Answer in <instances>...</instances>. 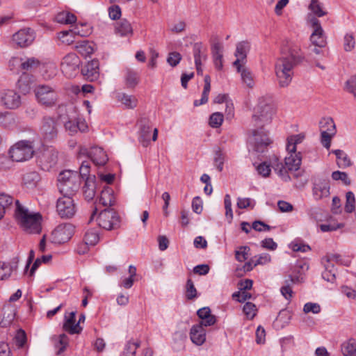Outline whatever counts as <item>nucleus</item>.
Here are the masks:
<instances>
[{
    "label": "nucleus",
    "instance_id": "obj_34",
    "mask_svg": "<svg viewBox=\"0 0 356 356\" xmlns=\"http://www.w3.org/2000/svg\"><path fill=\"white\" fill-rule=\"evenodd\" d=\"M236 67L237 71L241 73L243 82L249 88H252L254 82L252 72L246 67H244L242 65H238V67Z\"/></svg>",
    "mask_w": 356,
    "mask_h": 356
},
{
    "label": "nucleus",
    "instance_id": "obj_27",
    "mask_svg": "<svg viewBox=\"0 0 356 356\" xmlns=\"http://www.w3.org/2000/svg\"><path fill=\"white\" fill-rule=\"evenodd\" d=\"M83 193L86 200H93L96 194L95 177H88L83 187Z\"/></svg>",
    "mask_w": 356,
    "mask_h": 356
},
{
    "label": "nucleus",
    "instance_id": "obj_18",
    "mask_svg": "<svg viewBox=\"0 0 356 356\" xmlns=\"http://www.w3.org/2000/svg\"><path fill=\"white\" fill-rule=\"evenodd\" d=\"M99 66L98 60H92L81 69V73L88 80L93 81L99 78Z\"/></svg>",
    "mask_w": 356,
    "mask_h": 356
},
{
    "label": "nucleus",
    "instance_id": "obj_44",
    "mask_svg": "<svg viewBox=\"0 0 356 356\" xmlns=\"http://www.w3.org/2000/svg\"><path fill=\"white\" fill-rule=\"evenodd\" d=\"M185 296L186 299L189 300L195 299L197 296V290L191 279H188L186 282Z\"/></svg>",
    "mask_w": 356,
    "mask_h": 356
},
{
    "label": "nucleus",
    "instance_id": "obj_20",
    "mask_svg": "<svg viewBox=\"0 0 356 356\" xmlns=\"http://www.w3.org/2000/svg\"><path fill=\"white\" fill-rule=\"evenodd\" d=\"M313 196L316 200H321L330 195V184L326 180H318L314 184Z\"/></svg>",
    "mask_w": 356,
    "mask_h": 356
},
{
    "label": "nucleus",
    "instance_id": "obj_9",
    "mask_svg": "<svg viewBox=\"0 0 356 356\" xmlns=\"http://www.w3.org/2000/svg\"><path fill=\"white\" fill-rule=\"evenodd\" d=\"M97 221L98 225L106 230L119 227L120 217L117 212L112 209H106L100 212Z\"/></svg>",
    "mask_w": 356,
    "mask_h": 356
},
{
    "label": "nucleus",
    "instance_id": "obj_64",
    "mask_svg": "<svg viewBox=\"0 0 356 356\" xmlns=\"http://www.w3.org/2000/svg\"><path fill=\"white\" fill-rule=\"evenodd\" d=\"M108 15L111 19L115 20L119 19L121 15V10L118 6H113L108 10Z\"/></svg>",
    "mask_w": 356,
    "mask_h": 356
},
{
    "label": "nucleus",
    "instance_id": "obj_37",
    "mask_svg": "<svg viewBox=\"0 0 356 356\" xmlns=\"http://www.w3.org/2000/svg\"><path fill=\"white\" fill-rule=\"evenodd\" d=\"M204 90H203V92L202 94V98L200 102H198L197 100H195L194 102V105L195 106L204 104L208 102V96H209V93L211 90L210 76L209 75H206L204 76Z\"/></svg>",
    "mask_w": 356,
    "mask_h": 356
},
{
    "label": "nucleus",
    "instance_id": "obj_45",
    "mask_svg": "<svg viewBox=\"0 0 356 356\" xmlns=\"http://www.w3.org/2000/svg\"><path fill=\"white\" fill-rule=\"evenodd\" d=\"M309 8L318 17L326 15V12L323 10L321 3L318 0H312Z\"/></svg>",
    "mask_w": 356,
    "mask_h": 356
},
{
    "label": "nucleus",
    "instance_id": "obj_10",
    "mask_svg": "<svg viewBox=\"0 0 356 356\" xmlns=\"http://www.w3.org/2000/svg\"><path fill=\"white\" fill-rule=\"evenodd\" d=\"M56 211L61 218H71L76 212V207L72 196L63 195L58 199L56 202Z\"/></svg>",
    "mask_w": 356,
    "mask_h": 356
},
{
    "label": "nucleus",
    "instance_id": "obj_49",
    "mask_svg": "<svg viewBox=\"0 0 356 356\" xmlns=\"http://www.w3.org/2000/svg\"><path fill=\"white\" fill-rule=\"evenodd\" d=\"M243 311L248 318L252 319L256 315L257 307L252 302H247L243 306Z\"/></svg>",
    "mask_w": 356,
    "mask_h": 356
},
{
    "label": "nucleus",
    "instance_id": "obj_36",
    "mask_svg": "<svg viewBox=\"0 0 356 356\" xmlns=\"http://www.w3.org/2000/svg\"><path fill=\"white\" fill-rule=\"evenodd\" d=\"M69 338L65 334H62L54 339V346L56 350V354L60 355L64 352L68 346Z\"/></svg>",
    "mask_w": 356,
    "mask_h": 356
},
{
    "label": "nucleus",
    "instance_id": "obj_2",
    "mask_svg": "<svg viewBox=\"0 0 356 356\" xmlns=\"http://www.w3.org/2000/svg\"><path fill=\"white\" fill-rule=\"evenodd\" d=\"M289 156L284 159V164L280 161L279 158L273 155L270 157L272 168L278 175L279 177L284 181L291 180L289 172H294L293 176L296 178L301 176L302 172L298 171L302 162V156L300 152L295 153L288 152Z\"/></svg>",
    "mask_w": 356,
    "mask_h": 356
},
{
    "label": "nucleus",
    "instance_id": "obj_19",
    "mask_svg": "<svg viewBox=\"0 0 356 356\" xmlns=\"http://www.w3.org/2000/svg\"><path fill=\"white\" fill-rule=\"evenodd\" d=\"M3 104L9 109L18 108L21 104L20 96L13 90H8L1 96Z\"/></svg>",
    "mask_w": 356,
    "mask_h": 356
},
{
    "label": "nucleus",
    "instance_id": "obj_21",
    "mask_svg": "<svg viewBox=\"0 0 356 356\" xmlns=\"http://www.w3.org/2000/svg\"><path fill=\"white\" fill-rule=\"evenodd\" d=\"M190 339L196 346L202 345L206 341V330L201 325H193L190 330Z\"/></svg>",
    "mask_w": 356,
    "mask_h": 356
},
{
    "label": "nucleus",
    "instance_id": "obj_17",
    "mask_svg": "<svg viewBox=\"0 0 356 356\" xmlns=\"http://www.w3.org/2000/svg\"><path fill=\"white\" fill-rule=\"evenodd\" d=\"M138 140L143 147H147L150 143L151 122L147 118H141L138 121Z\"/></svg>",
    "mask_w": 356,
    "mask_h": 356
},
{
    "label": "nucleus",
    "instance_id": "obj_15",
    "mask_svg": "<svg viewBox=\"0 0 356 356\" xmlns=\"http://www.w3.org/2000/svg\"><path fill=\"white\" fill-rule=\"evenodd\" d=\"M309 22L314 29V31L310 37L311 42L316 47H325L326 44V39L319 20L315 17H312L309 19Z\"/></svg>",
    "mask_w": 356,
    "mask_h": 356
},
{
    "label": "nucleus",
    "instance_id": "obj_29",
    "mask_svg": "<svg viewBox=\"0 0 356 356\" xmlns=\"http://www.w3.org/2000/svg\"><path fill=\"white\" fill-rule=\"evenodd\" d=\"M117 99L120 102L127 108L133 109L137 106L138 100L133 95H129L124 92L117 95Z\"/></svg>",
    "mask_w": 356,
    "mask_h": 356
},
{
    "label": "nucleus",
    "instance_id": "obj_54",
    "mask_svg": "<svg viewBox=\"0 0 356 356\" xmlns=\"http://www.w3.org/2000/svg\"><path fill=\"white\" fill-rule=\"evenodd\" d=\"M12 273V267L0 261V280H3L8 278Z\"/></svg>",
    "mask_w": 356,
    "mask_h": 356
},
{
    "label": "nucleus",
    "instance_id": "obj_24",
    "mask_svg": "<svg viewBox=\"0 0 356 356\" xmlns=\"http://www.w3.org/2000/svg\"><path fill=\"white\" fill-rule=\"evenodd\" d=\"M75 312H70L68 317L65 316V321L63 324V329L71 334H79L83 329L79 325V323H75Z\"/></svg>",
    "mask_w": 356,
    "mask_h": 356
},
{
    "label": "nucleus",
    "instance_id": "obj_55",
    "mask_svg": "<svg viewBox=\"0 0 356 356\" xmlns=\"http://www.w3.org/2000/svg\"><path fill=\"white\" fill-rule=\"evenodd\" d=\"M181 60V54L177 51H173V52H170L168 54V56L167 58V62L170 66L175 67L179 63Z\"/></svg>",
    "mask_w": 356,
    "mask_h": 356
},
{
    "label": "nucleus",
    "instance_id": "obj_26",
    "mask_svg": "<svg viewBox=\"0 0 356 356\" xmlns=\"http://www.w3.org/2000/svg\"><path fill=\"white\" fill-rule=\"evenodd\" d=\"M75 35L86 37L88 35V33H81L78 30V28L75 27L72 30L61 31L59 33V39L63 43L70 45L74 42Z\"/></svg>",
    "mask_w": 356,
    "mask_h": 356
},
{
    "label": "nucleus",
    "instance_id": "obj_31",
    "mask_svg": "<svg viewBox=\"0 0 356 356\" xmlns=\"http://www.w3.org/2000/svg\"><path fill=\"white\" fill-rule=\"evenodd\" d=\"M132 27L129 22L123 19L116 23L115 32L120 36H128L132 34Z\"/></svg>",
    "mask_w": 356,
    "mask_h": 356
},
{
    "label": "nucleus",
    "instance_id": "obj_22",
    "mask_svg": "<svg viewBox=\"0 0 356 356\" xmlns=\"http://www.w3.org/2000/svg\"><path fill=\"white\" fill-rule=\"evenodd\" d=\"M88 156L96 165H104L108 161L106 152L99 147H92L89 152Z\"/></svg>",
    "mask_w": 356,
    "mask_h": 356
},
{
    "label": "nucleus",
    "instance_id": "obj_7",
    "mask_svg": "<svg viewBox=\"0 0 356 356\" xmlns=\"http://www.w3.org/2000/svg\"><path fill=\"white\" fill-rule=\"evenodd\" d=\"M275 113L273 106L270 103V99L266 97H261L258 99V104L254 109L252 119L257 122H268Z\"/></svg>",
    "mask_w": 356,
    "mask_h": 356
},
{
    "label": "nucleus",
    "instance_id": "obj_60",
    "mask_svg": "<svg viewBox=\"0 0 356 356\" xmlns=\"http://www.w3.org/2000/svg\"><path fill=\"white\" fill-rule=\"evenodd\" d=\"M303 311L305 313L318 314L321 312V307L318 303L307 302L304 305Z\"/></svg>",
    "mask_w": 356,
    "mask_h": 356
},
{
    "label": "nucleus",
    "instance_id": "obj_25",
    "mask_svg": "<svg viewBox=\"0 0 356 356\" xmlns=\"http://www.w3.org/2000/svg\"><path fill=\"white\" fill-rule=\"evenodd\" d=\"M124 80L127 88H134L140 81V76L138 72L127 67L124 71Z\"/></svg>",
    "mask_w": 356,
    "mask_h": 356
},
{
    "label": "nucleus",
    "instance_id": "obj_5",
    "mask_svg": "<svg viewBox=\"0 0 356 356\" xmlns=\"http://www.w3.org/2000/svg\"><path fill=\"white\" fill-rule=\"evenodd\" d=\"M13 161L22 162L31 159L34 154L33 143L31 140H21L16 143L9 150Z\"/></svg>",
    "mask_w": 356,
    "mask_h": 356
},
{
    "label": "nucleus",
    "instance_id": "obj_28",
    "mask_svg": "<svg viewBox=\"0 0 356 356\" xmlns=\"http://www.w3.org/2000/svg\"><path fill=\"white\" fill-rule=\"evenodd\" d=\"M223 47L220 42H214L211 47L212 56L214 65L218 70L222 69Z\"/></svg>",
    "mask_w": 356,
    "mask_h": 356
},
{
    "label": "nucleus",
    "instance_id": "obj_4",
    "mask_svg": "<svg viewBox=\"0 0 356 356\" xmlns=\"http://www.w3.org/2000/svg\"><path fill=\"white\" fill-rule=\"evenodd\" d=\"M81 181L76 172L64 170L58 175V188L63 195L73 196L79 190Z\"/></svg>",
    "mask_w": 356,
    "mask_h": 356
},
{
    "label": "nucleus",
    "instance_id": "obj_46",
    "mask_svg": "<svg viewBox=\"0 0 356 356\" xmlns=\"http://www.w3.org/2000/svg\"><path fill=\"white\" fill-rule=\"evenodd\" d=\"M355 47V40L353 33H348L343 38V49L346 51H351Z\"/></svg>",
    "mask_w": 356,
    "mask_h": 356
},
{
    "label": "nucleus",
    "instance_id": "obj_16",
    "mask_svg": "<svg viewBox=\"0 0 356 356\" xmlns=\"http://www.w3.org/2000/svg\"><path fill=\"white\" fill-rule=\"evenodd\" d=\"M34 40L33 32L31 29H23L13 35V43L19 47H26Z\"/></svg>",
    "mask_w": 356,
    "mask_h": 356
},
{
    "label": "nucleus",
    "instance_id": "obj_6",
    "mask_svg": "<svg viewBox=\"0 0 356 356\" xmlns=\"http://www.w3.org/2000/svg\"><path fill=\"white\" fill-rule=\"evenodd\" d=\"M34 92L37 102L46 107H51L56 104L58 95L56 89L49 85H38Z\"/></svg>",
    "mask_w": 356,
    "mask_h": 356
},
{
    "label": "nucleus",
    "instance_id": "obj_43",
    "mask_svg": "<svg viewBox=\"0 0 356 356\" xmlns=\"http://www.w3.org/2000/svg\"><path fill=\"white\" fill-rule=\"evenodd\" d=\"M346 204L344 207L345 211L352 213L355 209V197L354 193L348 191L346 194Z\"/></svg>",
    "mask_w": 356,
    "mask_h": 356
},
{
    "label": "nucleus",
    "instance_id": "obj_40",
    "mask_svg": "<svg viewBox=\"0 0 356 356\" xmlns=\"http://www.w3.org/2000/svg\"><path fill=\"white\" fill-rule=\"evenodd\" d=\"M321 131H325L330 135L336 134V126L331 118H323L320 121Z\"/></svg>",
    "mask_w": 356,
    "mask_h": 356
},
{
    "label": "nucleus",
    "instance_id": "obj_48",
    "mask_svg": "<svg viewBox=\"0 0 356 356\" xmlns=\"http://www.w3.org/2000/svg\"><path fill=\"white\" fill-rule=\"evenodd\" d=\"M325 261H332L337 264H343L348 266V264L345 263L343 259L340 254H329L323 257L321 259L322 263Z\"/></svg>",
    "mask_w": 356,
    "mask_h": 356
},
{
    "label": "nucleus",
    "instance_id": "obj_62",
    "mask_svg": "<svg viewBox=\"0 0 356 356\" xmlns=\"http://www.w3.org/2000/svg\"><path fill=\"white\" fill-rule=\"evenodd\" d=\"M16 345L22 347L26 341V333L22 330H19L15 337Z\"/></svg>",
    "mask_w": 356,
    "mask_h": 356
},
{
    "label": "nucleus",
    "instance_id": "obj_13",
    "mask_svg": "<svg viewBox=\"0 0 356 356\" xmlns=\"http://www.w3.org/2000/svg\"><path fill=\"white\" fill-rule=\"evenodd\" d=\"M40 132L45 142L54 140L58 136V123L56 120L51 117H44Z\"/></svg>",
    "mask_w": 356,
    "mask_h": 356
},
{
    "label": "nucleus",
    "instance_id": "obj_3",
    "mask_svg": "<svg viewBox=\"0 0 356 356\" xmlns=\"http://www.w3.org/2000/svg\"><path fill=\"white\" fill-rule=\"evenodd\" d=\"M15 215L20 226L29 234H38L41 231L42 216L39 213H31L16 200Z\"/></svg>",
    "mask_w": 356,
    "mask_h": 356
},
{
    "label": "nucleus",
    "instance_id": "obj_39",
    "mask_svg": "<svg viewBox=\"0 0 356 356\" xmlns=\"http://www.w3.org/2000/svg\"><path fill=\"white\" fill-rule=\"evenodd\" d=\"M304 136L296 134L291 136L287 139L286 150L288 152L295 153L296 152V145L302 142Z\"/></svg>",
    "mask_w": 356,
    "mask_h": 356
},
{
    "label": "nucleus",
    "instance_id": "obj_53",
    "mask_svg": "<svg viewBox=\"0 0 356 356\" xmlns=\"http://www.w3.org/2000/svg\"><path fill=\"white\" fill-rule=\"evenodd\" d=\"M271 162L270 161V164H267L266 162H263L260 163L257 167V172L264 177H269L271 172Z\"/></svg>",
    "mask_w": 356,
    "mask_h": 356
},
{
    "label": "nucleus",
    "instance_id": "obj_38",
    "mask_svg": "<svg viewBox=\"0 0 356 356\" xmlns=\"http://www.w3.org/2000/svg\"><path fill=\"white\" fill-rule=\"evenodd\" d=\"M56 21L63 24H71L76 21V17L70 12H60L56 16Z\"/></svg>",
    "mask_w": 356,
    "mask_h": 356
},
{
    "label": "nucleus",
    "instance_id": "obj_50",
    "mask_svg": "<svg viewBox=\"0 0 356 356\" xmlns=\"http://www.w3.org/2000/svg\"><path fill=\"white\" fill-rule=\"evenodd\" d=\"M223 122V115L221 113L216 112L213 113L209 118V124L211 127L218 128Z\"/></svg>",
    "mask_w": 356,
    "mask_h": 356
},
{
    "label": "nucleus",
    "instance_id": "obj_63",
    "mask_svg": "<svg viewBox=\"0 0 356 356\" xmlns=\"http://www.w3.org/2000/svg\"><path fill=\"white\" fill-rule=\"evenodd\" d=\"M38 179V175L35 172H31L26 173L23 178V180L26 184H35Z\"/></svg>",
    "mask_w": 356,
    "mask_h": 356
},
{
    "label": "nucleus",
    "instance_id": "obj_35",
    "mask_svg": "<svg viewBox=\"0 0 356 356\" xmlns=\"http://www.w3.org/2000/svg\"><path fill=\"white\" fill-rule=\"evenodd\" d=\"M335 154L337 160V165L339 168H347L351 165V161L348 155L341 149H335L332 152Z\"/></svg>",
    "mask_w": 356,
    "mask_h": 356
},
{
    "label": "nucleus",
    "instance_id": "obj_14",
    "mask_svg": "<svg viewBox=\"0 0 356 356\" xmlns=\"http://www.w3.org/2000/svg\"><path fill=\"white\" fill-rule=\"evenodd\" d=\"M74 233V227L70 223L58 225L51 234V241L54 243L61 244L67 242Z\"/></svg>",
    "mask_w": 356,
    "mask_h": 356
},
{
    "label": "nucleus",
    "instance_id": "obj_42",
    "mask_svg": "<svg viewBox=\"0 0 356 356\" xmlns=\"http://www.w3.org/2000/svg\"><path fill=\"white\" fill-rule=\"evenodd\" d=\"M76 48L79 52L85 57L91 55L94 52L93 47L87 40H83L81 42H79L76 45Z\"/></svg>",
    "mask_w": 356,
    "mask_h": 356
},
{
    "label": "nucleus",
    "instance_id": "obj_32",
    "mask_svg": "<svg viewBox=\"0 0 356 356\" xmlns=\"http://www.w3.org/2000/svg\"><path fill=\"white\" fill-rule=\"evenodd\" d=\"M343 356H356V341L351 338L344 341L341 346Z\"/></svg>",
    "mask_w": 356,
    "mask_h": 356
},
{
    "label": "nucleus",
    "instance_id": "obj_12",
    "mask_svg": "<svg viewBox=\"0 0 356 356\" xmlns=\"http://www.w3.org/2000/svg\"><path fill=\"white\" fill-rule=\"evenodd\" d=\"M81 60L74 53H70L63 58L60 63V69L63 74L67 78L74 76Z\"/></svg>",
    "mask_w": 356,
    "mask_h": 356
},
{
    "label": "nucleus",
    "instance_id": "obj_61",
    "mask_svg": "<svg viewBox=\"0 0 356 356\" xmlns=\"http://www.w3.org/2000/svg\"><path fill=\"white\" fill-rule=\"evenodd\" d=\"M285 285L282 286L280 291L282 296L287 300H289L292 297L293 291L289 284V280L284 281Z\"/></svg>",
    "mask_w": 356,
    "mask_h": 356
},
{
    "label": "nucleus",
    "instance_id": "obj_1",
    "mask_svg": "<svg viewBox=\"0 0 356 356\" xmlns=\"http://www.w3.org/2000/svg\"><path fill=\"white\" fill-rule=\"evenodd\" d=\"M304 56L300 47L290 41L285 42L281 47V56L275 64V72L278 84L287 87L293 76V68L301 63Z\"/></svg>",
    "mask_w": 356,
    "mask_h": 356
},
{
    "label": "nucleus",
    "instance_id": "obj_57",
    "mask_svg": "<svg viewBox=\"0 0 356 356\" xmlns=\"http://www.w3.org/2000/svg\"><path fill=\"white\" fill-rule=\"evenodd\" d=\"M255 202L250 198H242L238 197L237 199V207L239 209H246L248 207L253 208L254 207Z\"/></svg>",
    "mask_w": 356,
    "mask_h": 356
},
{
    "label": "nucleus",
    "instance_id": "obj_56",
    "mask_svg": "<svg viewBox=\"0 0 356 356\" xmlns=\"http://www.w3.org/2000/svg\"><path fill=\"white\" fill-rule=\"evenodd\" d=\"M332 177L334 180H341L346 185H350L351 183L348 174L344 172L334 171L332 174Z\"/></svg>",
    "mask_w": 356,
    "mask_h": 356
},
{
    "label": "nucleus",
    "instance_id": "obj_8",
    "mask_svg": "<svg viewBox=\"0 0 356 356\" xmlns=\"http://www.w3.org/2000/svg\"><path fill=\"white\" fill-rule=\"evenodd\" d=\"M248 142L252 149L257 152H264L272 143L268 133L263 127L252 130Z\"/></svg>",
    "mask_w": 356,
    "mask_h": 356
},
{
    "label": "nucleus",
    "instance_id": "obj_52",
    "mask_svg": "<svg viewBox=\"0 0 356 356\" xmlns=\"http://www.w3.org/2000/svg\"><path fill=\"white\" fill-rule=\"evenodd\" d=\"M13 198L9 195L5 193L0 194V209L2 211H6V209L12 204Z\"/></svg>",
    "mask_w": 356,
    "mask_h": 356
},
{
    "label": "nucleus",
    "instance_id": "obj_58",
    "mask_svg": "<svg viewBox=\"0 0 356 356\" xmlns=\"http://www.w3.org/2000/svg\"><path fill=\"white\" fill-rule=\"evenodd\" d=\"M346 90L356 97V74L352 76L346 82Z\"/></svg>",
    "mask_w": 356,
    "mask_h": 356
},
{
    "label": "nucleus",
    "instance_id": "obj_11",
    "mask_svg": "<svg viewBox=\"0 0 356 356\" xmlns=\"http://www.w3.org/2000/svg\"><path fill=\"white\" fill-rule=\"evenodd\" d=\"M37 161L42 170L49 171L57 163L58 152L51 147L45 148L38 156Z\"/></svg>",
    "mask_w": 356,
    "mask_h": 356
},
{
    "label": "nucleus",
    "instance_id": "obj_59",
    "mask_svg": "<svg viewBox=\"0 0 356 356\" xmlns=\"http://www.w3.org/2000/svg\"><path fill=\"white\" fill-rule=\"evenodd\" d=\"M321 142L323 147L326 149H330L331 145V139L334 135H330V133L325 131H321Z\"/></svg>",
    "mask_w": 356,
    "mask_h": 356
},
{
    "label": "nucleus",
    "instance_id": "obj_41",
    "mask_svg": "<svg viewBox=\"0 0 356 356\" xmlns=\"http://www.w3.org/2000/svg\"><path fill=\"white\" fill-rule=\"evenodd\" d=\"M83 240L88 245H95L99 240L98 232L95 229H88L84 235Z\"/></svg>",
    "mask_w": 356,
    "mask_h": 356
},
{
    "label": "nucleus",
    "instance_id": "obj_47",
    "mask_svg": "<svg viewBox=\"0 0 356 356\" xmlns=\"http://www.w3.org/2000/svg\"><path fill=\"white\" fill-rule=\"evenodd\" d=\"M18 88L24 93H29L31 89V83L27 76H22L18 81Z\"/></svg>",
    "mask_w": 356,
    "mask_h": 356
},
{
    "label": "nucleus",
    "instance_id": "obj_23",
    "mask_svg": "<svg viewBox=\"0 0 356 356\" xmlns=\"http://www.w3.org/2000/svg\"><path fill=\"white\" fill-rule=\"evenodd\" d=\"M249 49L250 44L248 42L242 41L236 44L235 52V56L236 57V59L233 63L234 67H238V65H241V63H243V61L246 59L247 53Z\"/></svg>",
    "mask_w": 356,
    "mask_h": 356
},
{
    "label": "nucleus",
    "instance_id": "obj_30",
    "mask_svg": "<svg viewBox=\"0 0 356 356\" xmlns=\"http://www.w3.org/2000/svg\"><path fill=\"white\" fill-rule=\"evenodd\" d=\"M193 50L195 65H200L207 59L206 49L201 42L195 43Z\"/></svg>",
    "mask_w": 356,
    "mask_h": 356
},
{
    "label": "nucleus",
    "instance_id": "obj_33",
    "mask_svg": "<svg viewBox=\"0 0 356 356\" xmlns=\"http://www.w3.org/2000/svg\"><path fill=\"white\" fill-rule=\"evenodd\" d=\"M13 62L19 63L22 70L26 71L34 70L40 65V61L35 58H27L23 62L19 58H13Z\"/></svg>",
    "mask_w": 356,
    "mask_h": 356
},
{
    "label": "nucleus",
    "instance_id": "obj_51",
    "mask_svg": "<svg viewBox=\"0 0 356 356\" xmlns=\"http://www.w3.org/2000/svg\"><path fill=\"white\" fill-rule=\"evenodd\" d=\"M250 249L248 246H241L238 250L235 252V257L237 261L243 262L248 259V254Z\"/></svg>",
    "mask_w": 356,
    "mask_h": 356
}]
</instances>
